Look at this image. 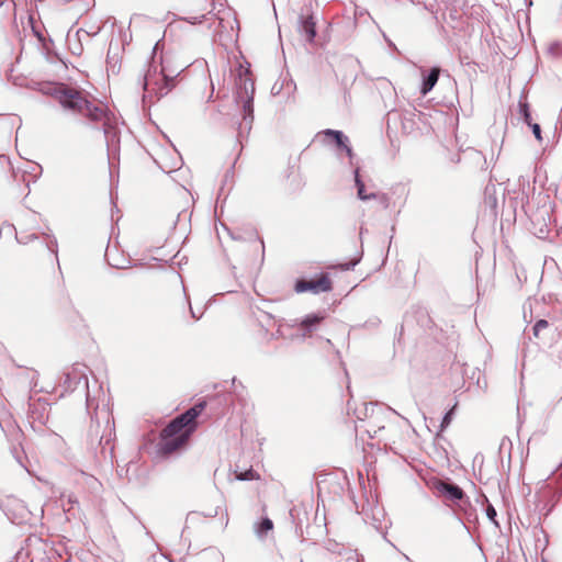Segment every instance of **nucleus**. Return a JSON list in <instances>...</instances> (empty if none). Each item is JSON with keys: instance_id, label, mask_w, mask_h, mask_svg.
Here are the masks:
<instances>
[{"instance_id": "423d86ee", "label": "nucleus", "mask_w": 562, "mask_h": 562, "mask_svg": "<svg viewBox=\"0 0 562 562\" xmlns=\"http://www.w3.org/2000/svg\"><path fill=\"white\" fill-rule=\"evenodd\" d=\"M356 183H357V187H358V196L361 199V200H367L368 196L364 195V186L363 183L359 180L358 178V173H356Z\"/></svg>"}, {"instance_id": "9d476101", "label": "nucleus", "mask_w": 562, "mask_h": 562, "mask_svg": "<svg viewBox=\"0 0 562 562\" xmlns=\"http://www.w3.org/2000/svg\"><path fill=\"white\" fill-rule=\"evenodd\" d=\"M272 527H273V525H272V521H271L270 519H265V520L262 521V528H263L266 531L271 530V529H272Z\"/></svg>"}, {"instance_id": "f8f14e48", "label": "nucleus", "mask_w": 562, "mask_h": 562, "mask_svg": "<svg viewBox=\"0 0 562 562\" xmlns=\"http://www.w3.org/2000/svg\"><path fill=\"white\" fill-rule=\"evenodd\" d=\"M310 322H317V318L316 317H313L312 319L310 317H307L305 321H304V324H307Z\"/></svg>"}, {"instance_id": "6e6552de", "label": "nucleus", "mask_w": 562, "mask_h": 562, "mask_svg": "<svg viewBox=\"0 0 562 562\" xmlns=\"http://www.w3.org/2000/svg\"><path fill=\"white\" fill-rule=\"evenodd\" d=\"M548 326V323L546 321H539L535 325V334L537 335L539 330L544 329Z\"/></svg>"}, {"instance_id": "0eeeda50", "label": "nucleus", "mask_w": 562, "mask_h": 562, "mask_svg": "<svg viewBox=\"0 0 562 562\" xmlns=\"http://www.w3.org/2000/svg\"><path fill=\"white\" fill-rule=\"evenodd\" d=\"M305 30H306V33L308 35V38L312 40L315 36L314 24L312 22H310V21H306L305 22Z\"/></svg>"}, {"instance_id": "f03ea898", "label": "nucleus", "mask_w": 562, "mask_h": 562, "mask_svg": "<svg viewBox=\"0 0 562 562\" xmlns=\"http://www.w3.org/2000/svg\"><path fill=\"white\" fill-rule=\"evenodd\" d=\"M296 292H313L315 294L321 292H327L330 290V282L326 277H322L316 281H301L296 283L295 286Z\"/></svg>"}, {"instance_id": "39448f33", "label": "nucleus", "mask_w": 562, "mask_h": 562, "mask_svg": "<svg viewBox=\"0 0 562 562\" xmlns=\"http://www.w3.org/2000/svg\"><path fill=\"white\" fill-rule=\"evenodd\" d=\"M326 135L331 136L336 140L337 145L346 150L348 156L352 155L351 148L345 144V137L341 132L328 130Z\"/></svg>"}, {"instance_id": "f257e3e1", "label": "nucleus", "mask_w": 562, "mask_h": 562, "mask_svg": "<svg viewBox=\"0 0 562 562\" xmlns=\"http://www.w3.org/2000/svg\"><path fill=\"white\" fill-rule=\"evenodd\" d=\"M204 409V404H198L172 420L164 430L166 450L172 451L181 446L194 429V420Z\"/></svg>"}, {"instance_id": "1a4fd4ad", "label": "nucleus", "mask_w": 562, "mask_h": 562, "mask_svg": "<svg viewBox=\"0 0 562 562\" xmlns=\"http://www.w3.org/2000/svg\"><path fill=\"white\" fill-rule=\"evenodd\" d=\"M532 132H533V135L535 137L538 139V140H541V132H540V126L538 124H532Z\"/></svg>"}, {"instance_id": "20e7f679", "label": "nucleus", "mask_w": 562, "mask_h": 562, "mask_svg": "<svg viewBox=\"0 0 562 562\" xmlns=\"http://www.w3.org/2000/svg\"><path fill=\"white\" fill-rule=\"evenodd\" d=\"M438 490L451 499H460L462 497V491L458 486L440 483Z\"/></svg>"}, {"instance_id": "7ed1b4c3", "label": "nucleus", "mask_w": 562, "mask_h": 562, "mask_svg": "<svg viewBox=\"0 0 562 562\" xmlns=\"http://www.w3.org/2000/svg\"><path fill=\"white\" fill-rule=\"evenodd\" d=\"M439 72L440 70L437 67L431 69L430 74L423 82L420 90L423 94H427L435 87L439 78Z\"/></svg>"}, {"instance_id": "9b49d317", "label": "nucleus", "mask_w": 562, "mask_h": 562, "mask_svg": "<svg viewBox=\"0 0 562 562\" xmlns=\"http://www.w3.org/2000/svg\"><path fill=\"white\" fill-rule=\"evenodd\" d=\"M495 515H496L495 509H494L492 506H490V507L487 508V516H488V518H490L491 520H493V519H494V517H495Z\"/></svg>"}]
</instances>
